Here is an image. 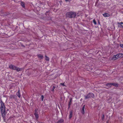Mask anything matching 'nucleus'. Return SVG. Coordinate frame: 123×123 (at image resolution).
<instances>
[{
    "label": "nucleus",
    "instance_id": "f3484780",
    "mask_svg": "<svg viewBox=\"0 0 123 123\" xmlns=\"http://www.w3.org/2000/svg\"><path fill=\"white\" fill-rule=\"evenodd\" d=\"M112 85L116 87L118 86V84L116 83H112Z\"/></svg>",
    "mask_w": 123,
    "mask_h": 123
},
{
    "label": "nucleus",
    "instance_id": "423d86ee",
    "mask_svg": "<svg viewBox=\"0 0 123 123\" xmlns=\"http://www.w3.org/2000/svg\"><path fill=\"white\" fill-rule=\"evenodd\" d=\"M119 58L118 55V54L116 55H114L112 57V59L113 60H115Z\"/></svg>",
    "mask_w": 123,
    "mask_h": 123
},
{
    "label": "nucleus",
    "instance_id": "4be33fe9",
    "mask_svg": "<svg viewBox=\"0 0 123 123\" xmlns=\"http://www.w3.org/2000/svg\"><path fill=\"white\" fill-rule=\"evenodd\" d=\"M55 88V86H53L52 89L51 90L53 92L54 91V90Z\"/></svg>",
    "mask_w": 123,
    "mask_h": 123
},
{
    "label": "nucleus",
    "instance_id": "c756f323",
    "mask_svg": "<svg viewBox=\"0 0 123 123\" xmlns=\"http://www.w3.org/2000/svg\"><path fill=\"white\" fill-rule=\"evenodd\" d=\"M18 92V93H20V90H19V89L18 90V92Z\"/></svg>",
    "mask_w": 123,
    "mask_h": 123
},
{
    "label": "nucleus",
    "instance_id": "4468645a",
    "mask_svg": "<svg viewBox=\"0 0 123 123\" xmlns=\"http://www.w3.org/2000/svg\"><path fill=\"white\" fill-rule=\"evenodd\" d=\"M64 122V120L63 119H61L59 120L57 123H63Z\"/></svg>",
    "mask_w": 123,
    "mask_h": 123
},
{
    "label": "nucleus",
    "instance_id": "9b49d317",
    "mask_svg": "<svg viewBox=\"0 0 123 123\" xmlns=\"http://www.w3.org/2000/svg\"><path fill=\"white\" fill-rule=\"evenodd\" d=\"M73 114V111H71L70 112L69 115V119H70L72 117Z\"/></svg>",
    "mask_w": 123,
    "mask_h": 123
},
{
    "label": "nucleus",
    "instance_id": "20e7f679",
    "mask_svg": "<svg viewBox=\"0 0 123 123\" xmlns=\"http://www.w3.org/2000/svg\"><path fill=\"white\" fill-rule=\"evenodd\" d=\"M94 95L93 93H92L90 92L86 95L85 96V99H87L91 97L93 98Z\"/></svg>",
    "mask_w": 123,
    "mask_h": 123
},
{
    "label": "nucleus",
    "instance_id": "2eb2a0df",
    "mask_svg": "<svg viewBox=\"0 0 123 123\" xmlns=\"http://www.w3.org/2000/svg\"><path fill=\"white\" fill-rule=\"evenodd\" d=\"M118 55L119 57H123V54L121 53H119V54H118Z\"/></svg>",
    "mask_w": 123,
    "mask_h": 123
},
{
    "label": "nucleus",
    "instance_id": "2f4dec72",
    "mask_svg": "<svg viewBox=\"0 0 123 123\" xmlns=\"http://www.w3.org/2000/svg\"><path fill=\"white\" fill-rule=\"evenodd\" d=\"M98 23L99 24H100V22H99V21H98Z\"/></svg>",
    "mask_w": 123,
    "mask_h": 123
},
{
    "label": "nucleus",
    "instance_id": "9d476101",
    "mask_svg": "<svg viewBox=\"0 0 123 123\" xmlns=\"http://www.w3.org/2000/svg\"><path fill=\"white\" fill-rule=\"evenodd\" d=\"M37 57L41 59H42L43 58V56L41 54L37 55Z\"/></svg>",
    "mask_w": 123,
    "mask_h": 123
},
{
    "label": "nucleus",
    "instance_id": "39448f33",
    "mask_svg": "<svg viewBox=\"0 0 123 123\" xmlns=\"http://www.w3.org/2000/svg\"><path fill=\"white\" fill-rule=\"evenodd\" d=\"M1 115L2 117L3 118L5 117L6 116V111L5 110H3V111L2 110H1Z\"/></svg>",
    "mask_w": 123,
    "mask_h": 123
},
{
    "label": "nucleus",
    "instance_id": "b1692460",
    "mask_svg": "<svg viewBox=\"0 0 123 123\" xmlns=\"http://www.w3.org/2000/svg\"><path fill=\"white\" fill-rule=\"evenodd\" d=\"M65 82L63 83H61V85H62L63 86H66L64 85Z\"/></svg>",
    "mask_w": 123,
    "mask_h": 123
},
{
    "label": "nucleus",
    "instance_id": "7c9ffc66",
    "mask_svg": "<svg viewBox=\"0 0 123 123\" xmlns=\"http://www.w3.org/2000/svg\"><path fill=\"white\" fill-rule=\"evenodd\" d=\"M48 12H48V11H47V12H46V13H47Z\"/></svg>",
    "mask_w": 123,
    "mask_h": 123
},
{
    "label": "nucleus",
    "instance_id": "473e14b6",
    "mask_svg": "<svg viewBox=\"0 0 123 123\" xmlns=\"http://www.w3.org/2000/svg\"><path fill=\"white\" fill-rule=\"evenodd\" d=\"M66 1H67L68 0H65Z\"/></svg>",
    "mask_w": 123,
    "mask_h": 123
},
{
    "label": "nucleus",
    "instance_id": "cd10ccee",
    "mask_svg": "<svg viewBox=\"0 0 123 123\" xmlns=\"http://www.w3.org/2000/svg\"><path fill=\"white\" fill-rule=\"evenodd\" d=\"M72 98H70V102L69 103H70V102H72Z\"/></svg>",
    "mask_w": 123,
    "mask_h": 123
},
{
    "label": "nucleus",
    "instance_id": "412c9836",
    "mask_svg": "<svg viewBox=\"0 0 123 123\" xmlns=\"http://www.w3.org/2000/svg\"><path fill=\"white\" fill-rule=\"evenodd\" d=\"M44 98V97L43 95H42L41 96V97L40 98L41 99V100L42 101H43V99Z\"/></svg>",
    "mask_w": 123,
    "mask_h": 123
},
{
    "label": "nucleus",
    "instance_id": "f03ea898",
    "mask_svg": "<svg viewBox=\"0 0 123 123\" xmlns=\"http://www.w3.org/2000/svg\"><path fill=\"white\" fill-rule=\"evenodd\" d=\"M66 15L67 17L69 18H74L76 16V13L72 12H67Z\"/></svg>",
    "mask_w": 123,
    "mask_h": 123
},
{
    "label": "nucleus",
    "instance_id": "7ed1b4c3",
    "mask_svg": "<svg viewBox=\"0 0 123 123\" xmlns=\"http://www.w3.org/2000/svg\"><path fill=\"white\" fill-rule=\"evenodd\" d=\"M0 110H5L6 107L4 103L3 102L2 100L1 99L0 100Z\"/></svg>",
    "mask_w": 123,
    "mask_h": 123
},
{
    "label": "nucleus",
    "instance_id": "a211bd4d",
    "mask_svg": "<svg viewBox=\"0 0 123 123\" xmlns=\"http://www.w3.org/2000/svg\"><path fill=\"white\" fill-rule=\"evenodd\" d=\"M118 24H119L121 26V27L123 28V23L122 22H121V23H118Z\"/></svg>",
    "mask_w": 123,
    "mask_h": 123
},
{
    "label": "nucleus",
    "instance_id": "dca6fc26",
    "mask_svg": "<svg viewBox=\"0 0 123 123\" xmlns=\"http://www.w3.org/2000/svg\"><path fill=\"white\" fill-rule=\"evenodd\" d=\"M15 97V95H10V98H14Z\"/></svg>",
    "mask_w": 123,
    "mask_h": 123
},
{
    "label": "nucleus",
    "instance_id": "c85d7f7f",
    "mask_svg": "<svg viewBox=\"0 0 123 123\" xmlns=\"http://www.w3.org/2000/svg\"><path fill=\"white\" fill-rule=\"evenodd\" d=\"M70 103H69V104H68V108H69L70 107Z\"/></svg>",
    "mask_w": 123,
    "mask_h": 123
},
{
    "label": "nucleus",
    "instance_id": "0eeeda50",
    "mask_svg": "<svg viewBox=\"0 0 123 123\" xmlns=\"http://www.w3.org/2000/svg\"><path fill=\"white\" fill-rule=\"evenodd\" d=\"M112 86V85L111 83H108L106 84V88H108L109 87H111Z\"/></svg>",
    "mask_w": 123,
    "mask_h": 123
},
{
    "label": "nucleus",
    "instance_id": "1a4fd4ad",
    "mask_svg": "<svg viewBox=\"0 0 123 123\" xmlns=\"http://www.w3.org/2000/svg\"><path fill=\"white\" fill-rule=\"evenodd\" d=\"M105 17H108L110 16V14L108 13H105L103 14Z\"/></svg>",
    "mask_w": 123,
    "mask_h": 123
},
{
    "label": "nucleus",
    "instance_id": "393cba45",
    "mask_svg": "<svg viewBox=\"0 0 123 123\" xmlns=\"http://www.w3.org/2000/svg\"><path fill=\"white\" fill-rule=\"evenodd\" d=\"M35 112L34 113H38V112L37 109H35Z\"/></svg>",
    "mask_w": 123,
    "mask_h": 123
},
{
    "label": "nucleus",
    "instance_id": "a878e982",
    "mask_svg": "<svg viewBox=\"0 0 123 123\" xmlns=\"http://www.w3.org/2000/svg\"><path fill=\"white\" fill-rule=\"evenodd\" d=\"M104 118V114H103L102 115V120H103Z\"/></svg>",
    "mask_w": 123,
    "mask_h": 123
},
{
    "label": "nucleus",
    "instance_id": "bb28decb",
    "mask_svg": "<svg viewBox=\"0 0 123 123\" xmlns=\"http://www.w3.org/2000/svg\"><path fill=\"white\" fill-rule=\"evenodd\" d=\"M120 46L121 47L123 48V44H120Z\"/></svg>",
    "mask_w": 123,
    "mask_h": 123
},
{
    "label": "nucleus",
    "instance_id": "f8f14e48",
    "mask_svg": "<svg viewBox=\"0 0 123 123\" xmlns=\"http://www.w3.org/2000/svg\"><path fill=\"white\" fill-rule=\"evenodd\" d=\"M84 109H85V105H84V106L83 107L82 109V110L81 111V113L83 114H84L85 113Z\"/></svg>",
    "mask_w": 123,
    "mask_h": 123
},
{
    "label": "nucleus",
    "instance_id": "5701e85b",
    "mask_svg": "<svg viewBox=\"0 0 123 123\" xmlns=\"http://www.w3.org/2000/svg\"><path fill=\"white\" fill-rule=\"evenodd\" d=\"M93 23L94 24H95V25H96V24H97V22H96V21H95V19H94L93 20Z\"/></svg>",
    "mask_w": 123,
    "mask_h": 123
},
{
    "label": "nucleus",
    "instance_id": "ddd939ff",
    "mask_svg": "<svg viewBox=\"0 0 123 123\" xmlns=\"http://www.w3.org/2000/svg\"><path fill=\"white\" fill-rule=\"evenodd\" d=\"M21 4L23 7L25 8V3L24 2L22 1L21 2Z\"/></svg>",
    "mask_w": 123,
    "mask_h": 123
},
{
    "label": "nucleus",
    "instance_id": "6e6552de",
    "mask_svg": "<svg viewBox=\"0 0 123 123\" xmlns=\"http://www.w3.org/2000/svg\"><path fill=\"white\" fill-rule=\"evenodd\" d=\"M34 114L36 118V120L37 121L38 120L39 118V115L38 113H34Z\"/></svg>",
    "mask_w": 123,
    "mask_h": 123
},
{
    "label": "nucleus",
    "instance_id": "6ab92c4d",
    "mask_svg": "<svg viewBox=\"0 0 123 123\" xmlns=\"http://www.w3.org/2000/svg\"><path fill=\"white\" fill-rule=\"evenodd\" d=\"M16 95L18 96V97L20 98L21 96V95L20 94V93H18V92H17L16 93Z\"/></svg>",
    "mask_w": 123,
    "mask_h": 123
},
{
    "label": "nucleus",
    "instance_id": "f257e3e1",
    "mask_svg": "<svg viewBox=\"0 0 123 123\" xmlns=\"http://www.w3.org/2000/svg\"><path fill=\"white\" fill-rule=\"evenodd\" d=\"M9 68L10 69H12L13 70H16L18 72L21 71L22 69V68H19L12 64L10 65L9 66Z\"/></svg>",
    "mask_w": 123,
    "mask_h": 123
},
{
    "label": "nucleus",
    "instance_id": "aec40b11",
    "mask_svg": "<svg viewBox=\"0 0 123 123\" xmlns=\"http://www.w3.org/2000/svg\"><path fill=\"white\" fill-rule=\"evenodd\" d=\"M45 59L46 60V61H49V57H47L45 55Z\"/></svg>",
    "mask_w": 123,
    "mask_h": 123
}]
</instances>
